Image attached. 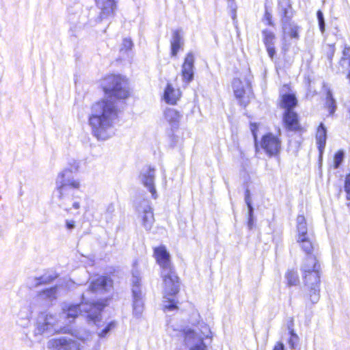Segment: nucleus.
Returning a JSON list of instances; mask_svg holds the SVG:
<instances>
[{
    "label": "nucleus",
    "mask_w": 350,
    "mask_h": 350,
    "mask_svg": "<svg viewBox=\"0 0 350 350\" xmlns=\"http://www.w3.org/2000/svg\"><path fill=\"white\" fill-rule=\"evenodd\" d=\"M102 85L108 98L92 105L89 124L92 126V135L97 139L105 141L116 134L115 120L118 118V111L113 100L127 98L131 90L128 79L120 75L106 77Z\"/></svg>",
    "instance_id": "1"
},
{
    "label": "nucleus",
    "mask_w": 350,
    "mask_h": 350,
    "mask_svg": "<svg viewBox=\"0 0 350 350\" xmlns=\"http://www.w3.org/2000/svg\"><path fill=\"white\" fill-rule=\"evenodd\" d=\"M154 256L161 269V275L163 278L165 292L163 306L165 309L172 311L178 307L175 300L170 297L174 296L179 292V278L172 266L170 254L164 245L155 247Z\"/></svg>",
    "instance_id": "2"
},
{
    "label": "nucleus",
    "mask_w": 350,
    "mask_h": 350,
    "mask_svg": "<svg viewBox=\"0 0 350 350\" xmlns=\"http://www.w3.org/2000/svg\"><path fill=\"white\" fill-rule=\"evenodd\" d=\"M305 286L309 291L310 299L312 304L318 302L320 297L321 264L317 255L306 256L303 260L300 269Z\"/></svg>",
    "instance_id": "3"
},
{
    "label": "nucleus",
    "mask_w": 350,
    "mask_h": 350,
    "mask_svg": "<svg viewBox=\"0 0 350 350\" xmlns=\"http://www.w3.org/2000/svg\"><path fill=\"white\" fill-rule=\"evenodd\" d=\"M89 292L96 295L104 296L110 293L113 288V280L109 275H98L89 278Z\"/></svg>",
    "instance_id": "4"
},
{
    "label": "nucleus",
    "mask_w": 350,
    "mask_h": 350,
    "mask_svg": "<svg viewBox=\"0 0 350 350\" xmlns=\"http://www.w3.org/2000/svg\"><path fill=\"white\" fill-rule=\"evenodd\" d=\"M141 278L139 272L137 269L132 271V294L133 298V314L136 317H139L144 310V301L140 285Z\"/></svg>",
    "instance_id": "5"
},
{
    "label": "nucleus",
    "mask_w": 350,
    "mask_h": 350,
    "mask_svg": "<svg viewBox=\"0 0 350 350\" xmlns=\"http://www.w3.org/2000/svg\"><path fill=\"white\" fill-rule=\"evenodd\" d=\"M205 329L207 330V334L203 333L204 336L198 335L191 329L184 331L185 344L189 348V350H207L204 338H208L211 332L208 328L205 327Z\"/></svg>",
    "instance_id": "6"
},
{
    "label": "nucleus",
    "mask_w": 350,
    "mask_h": 350,
    "mask_svg": "<svg viewBox=\"0 0 350 350\" xmlns=\"http://www.w3.org/2000/svg\"><path fill=\"white\" fill-rule=\"evenodd\" d=\"M155 169L150 165H145L139 172V180L140 183L149 191L153 199L158 197L154 185Z\"/></svg>",
    "instance_id": "7"
},
{
    "label": "nucleus",
    "mask_w": 350,
    "mask_h": 350,
    "mask_svg": "<svg viewBox=\"0 0 350 350\" xmlns=\"http://www.w3.org/2000/svg\"><path fill=\"white\" fill-rule=\"evenodd\" d=\"M107 306V299L103 298L92 302L89 301V325L90 321L97 327L103 325L101 313L103 309Z\"/></svg>",
    "instance_id": "8"
},
{
    "label": "nucleus",
    "mask_w": 350,
    "mask_h": 350,
    "mask_svg": "<svg viewBox=\"0 0 350 350\" xmlns=\"http://www.w3.org/2000/svg\"><path fill=\"white\" fill-rule=\"evenodd\" d=\"M261 147L269 157L275 156L280 152L281 142L272 133H268L262 137Z\"/></svg>",
    "instance_id": "9"
},
{
    "label": "nucleus",
    "mask_w": 350,
    "mask_h": 350,
    "mask_svg": "<svg viewBox=\"0 0 350 350\" xmlns=\"http://www.w3.org/2000/svg\"><path fill=\"white\" fill-rule=\"evenodd\" d=\"M57 191L59 193V198L62 199L64 196L69 195L72 190L77 189L79 187V183L77 180H70L65 178L63 173L58 175V179L56 181Z\"/></svg>",
    "instance_id": "10"
},
{
    "label": "nucleus",
    "mask_w": 350,
    "mask_h": 350,
    "mask_svg": "<svg viewBox=\"0 0 350 350\" xmlns=\"http://www.w3.org/2000/svg\"><path fill=\"white\" fill-rule=\"evenodd\" d=\"M277 12L281 24L293 21V9L291 0H278Z\"/></svg>",
    "instance_id": "11"
},
{
    "label": "nucleus",
    "mask_w": 350,
    "mask_h": 350,
    "mask_svg": "<svg viewBox=\"0 0 350 350\" xmlns=\"http://www.w3.org/2000/svg\"><path fill=\"white\" fill-rule=\"evenodd\" d=\"M194 62L195 57L193 53H189L185 58L181 70L183 81L186 83H189L193 79Z\"/></svg>",
    "instance_id": "12"
},
{
    "label": "nucleus",
    "mask_w": 350,
    "mask_h": 350,
    "mask_svg": "<svg viewBox=\"0 0 350 350\" xmlns=\"http://www.w3.org/2000/svg\"><path fill=\"white\" fill-rule=\"evenodd\" d=\"M97 7L100 10V19L106 18L113 15L116 9L115 0H95Z\"/></svg>",
    "instance_id": "13"
},
{
    "label": "nucleus",
    "mask_w": 350,
    "mask_h": 350,
    "mask_svg": "<svg viewBox=\"0 0 350 350\" xmlns=\"http://www.w3.org/2000/svg\"><path fill=\"white\" fill-rule=\"evenodd\" d=\"M48 347L51 350H75L76 344L72 340L64 338H53L49 341Z\"/></svg>",
    "instance_id": "14"
},
{
    "label": "nucleus",
    "mask_w": 350,
    "mask_h": 350,
    "mask_svg": "<svg viewBox=\"0 0 350 350\" xmlns=\"http://www.w3.org/2000/svg\"><path fill=\"white\" fill-rule=\"evenodd\" d=\"M299 247L306 254V256L310 255H317V244L314 241V236L305 237L303 240L297 239Z\"/></svg>",
    "instance_id": "15"
},
{
    "label": "nucleus",
    "mask_w": 350,
    "mask_h": 350,
    "mask_svg": "<svg viewBox=\"0 0 350 350\" xmlns=\"http://www.w3.org/2000/svg\"><path fill=\"white\" fill-rule=\"evenodd\" d=\"M284 36H288L291 39L299 40L301 27L295 21H291L281 24Z\"/></svg>",
    "instance_id": "16"
},
{
    "label": "nucleus",
    "mask_w": 350,
    "mask_h": 350,
    "mask_svg": "<svg viewBox=\"0 0 350 350\" xmlns=\"http://www.w3.org/2000/svg\"><path fill=\"white\" fill-rule=\"evenodd\" d=\"M184 41L182 35V29H178L172 31V38L170 40L171 55L175 57L181 46L183 45Z\"/></svg>",
    "instance_id": "17"
},
{
    "label": "nucleus",
    "mask_w": 350,
    "mask_h": 350,
    "mask_svg": "<svg viewBox=\"0 0 350 350\" xmlns=\"http://www.w3.org/2000/svg\"><path fill=\"white\" fill-rule=\"evenodd\" d=\"M283 121L286 127L290 131H296L299 127L297 114L293 110L285 111Z\"/></svg>",
    "instance_id": "18"
},
{
    "label": "nucleus",
    "mask_w": 350,
    "mask_h": 350,
    "mask_svg": "<svg viewBox=\"0 0 350 350\" xmlns=\"http://www.w3.org/2000/svg\"><path fill=\"white\" fill-rule=\"evenodd\" d=\"M297 239L301 241L305 239V237L314 236L312 232L308 231L306 221L304 215H299L297 216Z\"/></svg>",
    "instance_id": "19"
},
{
    "label": "nucleus",
    "mask_w": 350,
    "mask_h": 350,
    "mask_svg": "<svg viewBox=\"0 0 350 350\" xmlns=\"http://www.w3.org/2000/svg\"><path fill=\"white\" fill-rule=\"evenodd\" d=\"M164 117L172 129L178 127L180 120L182 116L179 111L173 108H167L164 111Z\"/></svg>",
    "instance_id": "20"
},
{
    "label": "nucleus",
    "mask_w": 350,
    "mask_h": 350,
    "mask_svg": "<svg viewBox=\"0 0 350 350\" xmlns=\"http://www.w3.org/2000/svg\"><path fill=\"white\" fill-rule=\"evenodd\" d=\"M133 204L139 213L142 214L152 211L150 201L142 196L136 197L133 200Z\"/></svg>",
    "instance_id": "21"
},
{
    "label": "nucleus",
    "mask_w": 350,
    "mask_h": 350,
    "mask_svg": "<svg viewBox=\"0 0 350 350\" xmlns=\"http://www.w3.org/2000/svg\"><path fill=\"white\" fill-rule=\"evenodd\" d=\"M316 139L318 148L321 152L325 146L327 139V129L323 123H321L317 129Z\"/></svg>",
    "instance_id": "22"
},
{
    "label": "nucleus",
    "mask_w": 350,
    "mask_h": 350,
    "mask_svg": "<svg viewBox=\"0 0 350 350\" xmlns=\"http://www.w3.org/2000/svg\"><path fill=\"white\" fill-rule=\"evenodd\" d=\"M179 92L174 89L171 84H167L164 92V99L166 103L172 105L176 104L178 99Z\"/></svg>",
    "instance_id": "23"
},
{
    "label": "nucleus",
    "mask_w": 350,
    "mask_h": 350,
    "mask_svg": "<svg viewBox=\"0 0 350 350\" xmlns=\"http://www.w3.org/2000/svg\"><path fill=\"white\" fill-rule=\"evenodd\" d=\"M297 100L293 94H285L282 96L281 107L286 110H293L297 105Z\"/></svg>",
    "instance_id": "24"
},
{
    "label": "nucleus",
    "mask_w": 350,
    "mask_h": 350,
    "mask_svg": "<svg viewBox=\"0 0 350 350\" xmlns=\"http://www.w3.org/2000/svg\"><path fill=\"white\" fill-rule=\"evenodd\" d=\"M64 318L70 320L75 319L81 313V309L79 305L69 306L63 310Z\"/></svg>",
    "instance_id": "25"
},
{
    "label": "nucleus",
    "mask_w": 350,
    "mask_h": 350,
    "mask_svg": "<svg viewBox=\"0 0 350 350\" xmlns=\"http://www.w3.org/2000/svg\"><path fill=\"white\" fill-rule=\"evenodd\" d=\"M262 36L265 46L275 45L276 37L272 31L268 29H265L262 31Z\"/></svg>",
    "instance_id": "26"
},
{
    "label": "nucleus",
    "mask_w": 350,
    "mask_h": 350,
    "mask_svg": "<svg viewBox=\"0 0 350 350\" xmlns=\"http://www.w3.org/2000/svg\"><path fill=\"white\" fill-rule=\"evenodd\" d=\"M326 107L328 109L329 115H333L337 108L336 100L333 97L332 91L328 89L326 93Z\"/></svg>",
    "instance_id": "27"
},
{
    "label": "nucleus",
    "mask_w": 350,
    "mask_h": 350,
    "mask_svg": "<svg viewBox=\"0 0 350 350\" xmlns=\"http://www.w3.org/2000/svg\"><path fill=\"white\" fill-rule=\"evenodd\" d=\"M142 225L146 230H150L154 221L152 211L142 213Z\"/></svg>",
    "instance_id": "28"
},
{
    "label": "nucleus",
    "mask_w": 350,
    "mask_h": 350,
    "mask_svg": "<svg viewBox=\"0 0 350 350\" xmlns=\"http://www.w3.org/2000/svg\"><path fill=\"white\" fill-rule=\"evenodd\" d=\"M232 88L234 90V96L241 98H243L245 94V89L242 85V83L240 79H234L232 82Z\"/></svg>",
    "instance_id": "29"
},
{
    "label": "nucleus",
    "mask_w": 350,
    "mask_h": 350,
    "mask_svg": "<svg viewBox=\"0 0 350 350\" xmlns=\"http://www.w3.org/2000/svg\"><path fill=\"white\" fill-rule=\"evenodd\" d=\"M56 290L57 288L55 286L46 288L40 291L38 295L43 297L44 299L53 300L56 298Z\"/></svg>",
    "instance_id": "30"
},
{
    "label": "nucleus",
    "mask_w": 350,
    "mask_h": 350,
    "mask_svg": "<svg viewBox=\"0 0 350 350\" xmlns=\"http://www.w3.org/2000/svg\"><path fill=\"white\" fill-rule=\"evenodd\" d=\"M285 277L288 286H295L299 282V276L295 271H288Z\"/></svg>",
    "instance_id": "31"
},
{
    "label": "nucleus",
    "mask_w": 350,
    "mask_h": 350,
    "mask_svg": "<svg viewBox=\"0 0 350 350\" xmlns=\"http://www.w3.org/2000/svg\"><path fill=\"white\" fill-rule=\"evenodd\" d=\"M345 157V152L343 150H338L334 157L333 167L334 169H338L342 164Z\"/></svg>",
    "instance_id": "32"
},
{
    "label": "nucleus",
    "mask_w": 350,
    "mask_h": 350,
    "mask_svg": "<svg viewBox=\"0 0 350 350\" xmlns=\"http://www.w3.org/2000/svg\"><path fill=\"white\" fill-rule=\"evenodd\" d=\"M228 1V7L230 9V15L232 19L233 20V23L235 25L237 23V5L235 3L234 0H227Z\"/></svg>",
    "instance_id": "33"
},
{
    "label": "nucleus",
    "mask_w": 350,
    "mask_h": 350,
    "mask_svg": "<svg viewBox=\"0 0 350 350\" xmlns=\"http://www.w3.org/2000/svg\"><path fill=\"white\" fill-rule=\"evenodd\" d=\"M115 212V205L113 203H110L105 213V218L107 222H109L112 219L113 214Z\"/></svg>",
    "instance_id": "34"
},
{
    "label": "nucleus",
    "mask_w": 350,
    "mask_h": 350,
    "mask_svg": "<svg viewBox=\"0 0 350 350\" xmlns=\"http://www.w3.org/2000/svg\"><path fill=\"white\" fill-rule=\"evenodd\" d=\"M115 327V323L111 321L103 329L98 332V335L100 338L105 337L111 330Z\"/></svg>",
    "instance_id": "35"
},
{
    "label": "nucleus",
    "mask_w": 350,
    "mask_h": 350,
    "mask_svg": "<svg viewBox=\"0 0 350 350\" xmlns=\"http://www.w3.org/2000/svg\"><path fill=\"white\" fill-rule=\"evenodd\" d=\"M288 329L291 334V338L288 340V345L291 349H295V346L298 341V336L294 332V330L293 329L290 328V326L288 325Z\"/></svg>",
    "instance_id": "36"
},
{
    "label": "nucleus",
    "mask_w": 350,
    "mask_h": 350,
    "mask_svg": "<svg viewBox=\"0 0 350 350\" xmlns=\"http://www.w3.org/2000/svg\"><path fill=\"white\" fill-rule=\"evenodd\" d=\"M245 202L247 207V211H250V212L254 211V208L252 204L250 191L248 189H247L245 191Z\"/></svg>",
    "instance_id": "37"
},
{
    "label": "nucleus",
    "mask_w": 350,
    "mask_h": 350,
    "mask_svg": "<svg viewBox=\"0 0 350 350\" xmlns=\"http://www.w3.org/2000/svg\"><path fill=\"white\" fill-rule=\"evenodd\" d=\"M133 46V43L130 38H124L122 41V46L120 48V51H127L131 50Z\"/></svg>",
    "instance_id": "38"
},
{
    "label": "nucleus",
    "mask_w": 350,
    "mask_h": 350,
    "mask_svg": "<svg viewBox=\"0 0 350 350\" xmlns=\"http://www.w3.org/2000/svg\"><path fill=\"white\" fill-rule=\"evenodd\" d=\"M262 20L267 21V25L274 27L275 24L272 20V14L268 11L267 8H265V12Z\"/></svg>",
    "instance_id": "39"
},
{
    "label": "nucleus",
    "mask_w": 350,
    "mask_h": 350,
    "mask_svg": "<svg viewBox=\"0 0 350 350\" xmlns=\"http://www.w3.org/2000/svg\"><path fill=\"white\" fill-rule=\"evenodd\" d=\"M335 53V47L332 44H328L326 50V57L327 59L329 61V63H332V58Z\"/></svg>",
    "instance_id": "40"
},
{
    "label": "nucleus",
    "mask_w": 350,
    "mask_h": 350,
    "mask_svg": "<svg viewBox=\"0 0 350 350\" xmlns=\"http://www.w3.org/2000/svg\"><path fill=\"white\" fill-rule=\"evenodd\" d=\"M254 211H247V227L250 230H252L254 226Z\"/></svg>",
    "instance_id": "41"
},
{
    "label": "nucleus",
    "mask_w": 350,
    "mask_h": 350,
    "mask_svg": "<svg viewBox=\"0 0 350 350\" xmlns=\"http://www.w3.org/2000/svg\"><path fill=\"white\" fill-rule=\"evenodd\" d=\"M265 48L269 57L271 58L272 61H273L276 53L275 45L267 46H265Z\"/></svg>",
    "instance_id": "42"
},
{
    "label": "nucleus",
    "mask_w": 350,
    "mask_h": 350,
    "mask_svg": "<svg viewBox=\"0 0 350 350\" xmlns=\"http://www.w3.org/2000/svg\"><path fill=\"white\" fill-rule=\"evenodd\" d=\"M342 66L350 67V57H342L340 62Z\"/></svg>",
    "instance_id": "43"
},
{
    "label": "nucleus",
    "mask_w": 350,
    "mask_h": 350,
    "mask_svg": "<svg viewBox=\"0 0 350 350\" xmlns=\"http://www.w3.org/2000/svg\"><path fill=\"white\" fill-rule=\"evenodd\" d=\"M345 189L349 195L350 192V174L346 177Z\"/></svg>",
    "instance_id": "44"
},
{
    "label": "nucleus",
    "mask_w": 350,
    "mask_h": 350,
    "mask_svg": "<svg viewBox=\"0 0 350 350\" xmlns=\"http://www.w3.org/2000/svg\"><path fill=\"white\" fill-rule=\"evenodd\" d=\"M318 23H319V29H320L321 32L322 33H323L325 32V20L318 21Z\"/></svg>",
    "instance_id": "45"
},
{
    "label": "nucleus",
    "mask_w": 350,
    "mask_h": 350,
    "mask_svg": "<svg viewBox=\"0 0 350 350\" xmlns=\"http://www.w3.org/2000/svg\"><path fill=\"white\" fill-rule=\"evenodd\" d=\"M70 330L66 327H61L59 329L55 331L54 334H66L70 333Z\"/></svg>",
    "instance_id": "46"
},
{
    "label": "nucleus",
    "mask_w": 350,
    "mask_h": 350,
    "mask_svg": "<svg viewBox=\"0 0 350 350\" xmlns=\"http://www.w3.org/2000/svg\"><path fill=\"white\" fill-rule=\"evenodd\" d=\"M256 130H257V126L256 124H251V131L252 133V135H254V137L256 138Z\"/></svg>",
    "instance_id": "47"
},
{
    "label": "nucleus",
    "mask_w": 350,
    "mask_h": 350,
    "mask_svg": "<svg viewBox=\"0 0 350 350\" xmlns=\"http://www.w3.org/2000/svg\"><path fill=\"white\" fill-rule=\"evenodd\" d=\"M273 350H284V346L282 342H278L274 347Z\"/></svg>",
    "instance_id": "48"
},
{
    "label": "nucleus",
    "mask_w": 350,
    "mask_h": 350,
    "mask_svg": "<svg viewBox=\"0 0 350 350\" xmlns=\"http://www.w3.org/2000/svg\"><path fill=\"white\" fill-rule=\"evenodd\" d=\"M317 17L318 21L325 20L324 16H323V13L321 10L317 11Z\"/></svg>",
    "instance_id": "49"
},
{
    "label": "nucleus",
    "mask_w": 350,
    "mask_h": 350,
    "mask_svg": "<svg viewBox=\"0 0 350 350\" xmlns=\"http://www.w3.org/2000/svg\"><path fill=\"white\" fill-rule=\"evenodd\" d=\"M66 225L67 228L72 229L74 227V222L72 221H66Z\"/></svg>",
    "instance_id": "50"
},
{
    "label": "nucleus",
    "mask_w": 350,
    "mask_h": 350,
    "mask_svg": "<svg viewBox=\"0 0 350 350\" xmlns=\"http://www.w3.org/2000/svg\"><path fill=\"white\" fill-rule=\"evenodd\" d=\"M350 49L349 48H345L343 51V57H350V55H349V51Z\"/></svg>",
    "instance_id": "51"
},
{
    "label": "nucleus",
    "mask_w": 350,
    "mask_h": 350,
    "mask_svg": "<svg viewBox=\"0 0 350 350\" xmlns=\"http://www.w3.org/2000/svg\"><path fill=\"white\" fill-rule=\"evenodd\" d=\"M175 138H176V137L173 136V137H172V146H175Z\"/></svg>",
    "instance_id": "52"
},
{
    "label": "nucleus",
    "mask_w": 350,
    "mask_h": 350,
    "mask_svg": "<svg viewBox=\"0 0 350 350\" xmlns=\"http://www.w3.org/2000/svg\"><path fill=\"white\" fill-rule=\"evenodd\" d=\"M74 206L77 208H79V204L77 203H75Z\"/></svg>",
    "instance_id": "53"
},
{
    "label": "nucleus",
    "mask_w": 350,
    "mask_h": 350,
    "mask_svg": "<svg viewBox=\"0 0 350 350\" xmlns=\"http://www.w3.org/2000/svg\"><path fill=\"white\" fill-rule=\"evenodd\" d=\"M347 199L349 200L350 199V196H347Z\"/></svg>",
    "instance_id": "54"
},
{
    "label": "nucleus",
    "mask_w": 350,
    "mask_h": 350,
    "mask_svg": "<svg viewBox=\"0 0 350 350\" xmlns=\"http://www.w3.org/2000/svg\"><path fill=\"white\" fill-rule=\"evenodd\" d=\"M347 199L349 200L350 199V196H347Z\"/></svg>",
    "instance_id": "55"
}]
</instances>
